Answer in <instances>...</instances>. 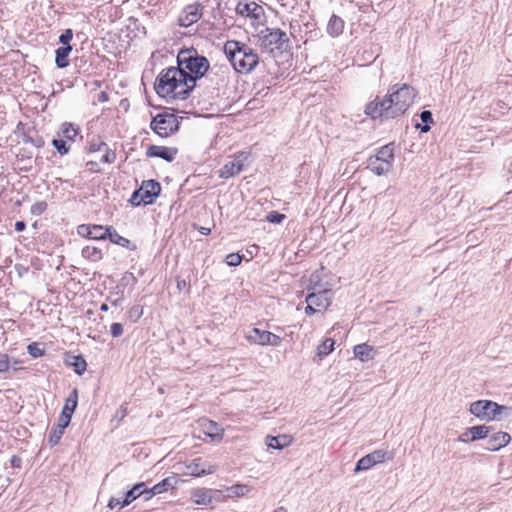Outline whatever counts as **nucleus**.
I'll return each mask as SVG.
<instances>
[{
	"instance_id": "obj_24",
	"label": "nucleus",
	"mask_w": 512,
	"mask_h": 512,
	"mask_svg": "<svg viewBox=\"0 0 512 512\" xmlns=\"http://www.w3.org/2000/svg\"><path fill=\"white\" fill-rule=\"evenodd\" d=\"M147 492L148 488L146 487V484L144 482L137 483L126 492L125 497L123 499V504L129 505L140 496H143L144 500H146Z\"/></svg>"
},
{
	"instance_id": "obj_57",
	"label": "nucleus",
	"mask_w": 512,
	"mask_h": 512,
	"mask_svg": "<svg viewBox=\"0 0 512 512\" xmlns=\"http://www.w3.org/2000/svg\"><path fill=\"white\" fill-rule=\"evenodd\" d=\"M130 280L133 281L134 283L136 282V278L134 277L133 274H129L128 276H124L122 278V282H127L128 283Z\"/></svg>"
},
{
	"instance_id": "obj_58",
	"label": "nucleus",
	"mask_w": 512,
	"mask_h": 512,
	"mask_svg": "<svg viewBox=\"0 0 512 512\" xmlns=\"http://www.w3.org/2000/svg\"><path fill=\"white\" fill-rule=\"evenodd\" d=\"M186 286V281L177 279V287L179 290H182Z\"/></svg>"
},
{
	"instance_id": "obj_56",
	"label": "nucleus",
	"mask_w": 512,
	"mask_h": 512,
	"mask_svg": "<svg viewBox=\"0 0 512 512\" xmlns=\"http://www.w3.org/2000/svg\"><path fill=\"white\" fill-rule=\"evenodd\" d=\"M314 307H316V306L312 305V303H307V306L305 308V313L307 315H312V314L316 313V309Z\"/></svg>"
},
{
	"instance_id": "obj_41",
	"label": "nucleus",
	"mask_w": 512,
	"mask_h": 512,
	"mask_svg": "<svg viewBox=\"0 0 512 512\" xmlns=\"http://www.w3.org/2000/svg\"><path fill=\"white\" fill-rule=\"evenodd\" d=\"M52 145L60 155H66L70 150V146L65 139H53Z\"/></svg>"
},
{
	"instance_id": "obj_61",
	"label": "nucleus",
	"mask_w": 512,
	"mask_h": 512,
	"mask_svg": "<svg viewBox=\"0 0 512 512\" xmlns=\"http://www.w3.org/2000/svg\"><path fill=\"white\" fill-rule=\"evenodd\" d=\"M108 309H109V307H108V305H107V304H105V303H103V304L101 305V307H100V310H101V311H105V312H106V311H108Z\"/></svg>"
},
{
	"instance_id": "obj_39",
	"label": "nucleus",
	"mask_w": 512,
	"mask_h": 512,
	"mask_svg": "<svg viewBox=\"0 0 512 512\" xmlns=\"http://www.w3.org/2000/svg\"><path fill=\"white\" fill-rule=\"evenodd\" d=\"M319 287H324V285L321 283V277L319 272H313L310 275L309 283L307 285L308 291H317Z\"/></svg>"
},
{
	"instance_id": "obj_20",
	"label": "nucleus",
	"mask_w": 512,
	"mask_h": 512,
	"mask_svg": "<svg viewBox=\"0 0 512 512\" xmlns=\"http://www.w3.org/2000/svg\"><path fill=\"white\" fill-rule=\"evenodd\" d=\"M178 479L176 476H168L153 487L148 488L146 501L150 500L154 495L161 494L176 487Z\"/></svg>"
},
{
	"instance_id": "obj_48",
	"label": "nucleus",
	"mask_w": 512,
	"mask_h": 512,
	"mask_svg": "<svg viewBox=\"0 0 512 512\" xmlns=\"http://www.w3.org/2000/svg\"><path fill=\"white\" fill-rule=\"evenodd\" d=\"M103 150L105 154L101 157V161L104 163H113L116 160V153L111 150L107 144L106 147H103Z\"/></svg>"
},
{
	"instance_id": "obj_4",
	"label": "nucleus",
	"mask_w": 512,
	"mask_h": 512,
	"mask_svg": "<svg viewBox=\"0 0 512 512\" xmlns=\"http://www.w3.org/2000/svg\"><path fill=\"white\" fill-rule=\"evenodd\" d=\"M469 411L475 417L482 421H500L508 418L512 414V408L499 405L491 400H478L470 404Z\"/></svg>"
},
{
	"instance_id": "obj_21",
	"label": "nucleus",
	"mask_w": 512,
	"mask_h": 512,
	"mask_svg": "<svg viewBox=\"0 0 512 512\" xmlns=\"http://www.w3.org/2000/svg\"><path fill=\"white\" fill-rule=\"evenodd\" d=\"M263 41L265 44L274 45L279 48L283 43L288 41V37L287 34L279 28H267L263 35Z\"/></svg>"
},
{
	"instance_id": "obj_8",
	"label": "nucleus",
	"mask_w": 512,
	"mask_h": 512,
	"mask_svg": "<svg viewBox=\"0 0 512 512\" xmlns=\"http://www.w3.org/2000/svg\"><path fill=\"white\" fill-rule=\"evenodd\" d=\"M245 339L254 345L260 346H279L282 338L270 331L261 330L257 327L251 328L245 335Z\"/></svg>"
},
{
	"instance_id": "obj_50",
	"label": "nucleus",
	"mask_w": 512,
	"mask_h": 512,
	"mask_svg": "<svg viewBox=\"0 0 512 512\" xmlns=\"http://www.w3.org/2000/svg\"><path fill=\"white\" fill-rule=\"evenodd\" d=\"M124 332V329H123V326L121 323H112L111 326H110V333L112 335V337L116 338V337H120Z\"/></svg>"
},
{
	"instance_id": "obj_22",
	"label": "nucleus",
	"mask_w": 512,
	"mask_h": 512,
	"mask_svg": "<svg viewBox=\"0 0 512 512\" xmlns=\"http://www.w3.org/2000/svg\"><path fill=\"white\" fill-rule=\"evenodd\" d=\"M241 60H242V62L239 65L238 72L239 73H249L252 70H254L255 67L258 65L259 56L254 51L253 48L249 47L246 55Z\"/></svg>"
},
{
	"instance_id": "obj_42",
	"label": "nucleus",
	"mask_w": 512,
	"mask_h": 512,
	"mask_svg": "<svg viewBox=\"0 0 512 512\" xmlns=\"http://www.w3.org/2000/svg\"><path fill=\"white\" fill-rule=\"evenodd\" d=\"M146 201H147V200L144 198V196H143V194L141 193V191L139 190V188H138V189H136V190L132 193V195H131V197H130V199H129V203H130L132 206H135V207L140 206L141 204H145V205H147V204H146Z\"/></svg>"
},
{
	"instance_id": "obj_13",
	"label": "nucleus",
	"mask_w": 512,
	"mask_h": 512,
	"mask_svg": "<svg viewBox=\"0 0 512 512\" xmlns=\"http://www.w3.org/2000/svg\"><path fill=\"white\" fill-rule=\"evenodd\" d=\"M333 292L331 289L319 287L317 291H310L306 297L307 303H312L320 309H326L331 304Z\"/></svg>"
},
{
	"instance_id": "obj_38",
	"label": "nucleus",
	"mask_w": 512,
	"mask_h": 512,
	"mask_svg": "<svg viewBox=\"0 0 512 512\" xmlns=\"http://www.w3.org/2000/svg\"><path fill=\"white\" fill-rule=\"evenodd\" d=\"M27 352L32 358H39L44 355L45 350L42 344L33 342L27 346Z\"/></svg>"
},
{
	"instance_id": "obj_5",
	"label": "nucleus",
	"mask_w": 512,
	"mask_h": 512,
	"mask_svg": "<svg viewBox=\"0 0 512 512\" xmlns=\"http://www.w3.org/2000/svg\"><path fill=\"white\" fill-rule=\"evenodd\" d=\"M393 160V144H387L382 146L375 155L368 158L367 168L378 176L385 175L392 168Z\"/></svg>"
},
{
	"instance_id": "obj_32",
	"label": "nucleus",
	"mask_w": 512,
	"mask_h": 512,
	"mask_svg": "<svg viewBox=\"0 0 512 512\" xmlns=\"http://www.w3.org/2000/svg\"><path fill=\"white\" fill-rule=\"evenodd\" d=\"M420 119H421L423 124L422 125L417 124L416 127L418 129H420L421 132L427 133L430 130V128H431L430 125L433 123L432 112L429 111V110H423L420 113Z\"/></svg>"
},
{
	"instance_id": "obj_49",
	"label": "nucleus",
	"mask_w": 512,
	"mask_h": 512,
	"mask_svg": "<svg viewBox=\"0 0 512 512\" xmlns=\"http://www.w3.org/2000/svg\"><path fill=\"white\" fill-rule=\"evenodd\" d=\"M10 368V358L8 354L0 353V373H5Z\"/></svg>"
},
{
	"instance_id": "obj_15",
	"label": "nucleus",
	"mask_w": 512,
	"mask_h": 512,
	"mask_svg": "<svg viewBox=\"0 0 512 512\" xmlns=\"http://www.w3.org/2000/svg\"><path fill=\"white\" fill-rule=\"evenodd\" d=\"M177 154H178L177 148L159 146V145H150L146 151V155L148 157L161 158L167 162L174 161Z\"/></svg>"
},
{
	"instance_id": "obj_6",
	"label": "nucleus",
	"mask_w": 512,
	"mask_h": 512,
	"mask_svg": "<svg viewBox=\"0 0 512 512\" xmlns=\"http://www.w3.org/2000/svg\"><path fill=\"white\" fill-rule=\"evenodd\" d=\"M150 129L158 136L167 138L179 130V121L173 113H158L152 118Z\"/></svg>"
},
{
	"instance_id": "obj_16",
	"label": "nucleus",
	"mask_w": 512,
	"mask_h": 512,
	"mask_svg": "<svg viewBox=\"0 0 512 512\" xmlns=\"http://www.w3.org/2000/svg\"><path fill=\"white\" fill-rule=\"evenodd\" d=\"M187 474L193 477H201L212 474L216 471V466L203 462L201 458L194 459L187 466Z\"/></svg>"
},
{
	"instance_id": "obj_34",
	"label": "nucleus",
	"mask_w": 512,
	"mask_h": 512,
	"mask_svg": "<svg viewBox=\"0 0 512 512\" xmlns=\"http://www.w3.org/2000/svg\"><path fill=\"white\" fill-rule=\"evenodd\" d=\"M69 365L73 367L75 373L78 375H82L86 371L87 363L82 355H77L72 357V361L69 362Z\"/></svg>"
},
{
	"instance_id": "obj_43",
	"label": "nucleus",
	"mask_w": 512,
	"mask_h": 512,
	"mask_svg": "<svg viewBox=\"0 0 512 512\" xmlns=\"http://www.w3.org/2000/svg\"><path fill=\"white\" fill-rule=\"evenodd\" d=\"M47 207L46 201H39L31 206L30 212L34 216H40L47 210Z\"/></svg>"
},
{
	"instance_id": "obj_31",
	"label": "nucleus",
	"mask_w": 512,
	"mask_h": 512,
	"mask_svg": "<svg viewBox=\"0 0 512 512\" xmlns=\"http://www.w3.org/2000/svg\"><path fill=\"white\" fill-rule=\"evenodd\" d=\"M82 256L90 261L97 262L102 259V252L95 246H85L82 249Z\"/></svg>"
},
{
	"instance_id": "obj_36",
	"label": "nucleus",
	"mask_w": 512,
	"mask_h": 512,
	"mask_svg": "<svg viewBox=\"0 0 512 512\" xmlns=\"http://www.w3.org/2000/svg\"><path fill=\"white\" fill-rule=\"evenodd\" d=\"M107 227L102 225H91V239L93 240H105L107 239L108 232Z\"/></svg>"
},
{
	"instance_id": "obj_52",
	"label": "nucleus",
	"mask_w": 512,
	"mask_h": 512,
	"mask_svg": "<svg viewBox=\"0 0 512 512\" xmlns=\"http://www.w3.org/2000/svg\"><path fill=\"white\" fill-rule=\"evenodd\" d=\"M125 506L126 505L123 504V500H120L119 498H114V497H112L108 503V507L112 510L115 508H118L120 510V509L124 508Z\"/></svg>"
},
{
	"instance_id": "obj_19",
	"label": "nucleus",
	"mask_w": 512,
	"mask_h": 512,
	"mask_svg": "<svg viewBox=\"0 0 512 512\" xmlns=\"http://www.w3.org/2000/svg\"><path fill=\"white\" fill-rule=\"evenodd\" d=\"M201 427L204 434L210 437L212 441L220 442L223 439L224 429L217 422L203 419L201 420Z\"/></svg>"
},
{
	"instance_id": "obj_35",
	"label": "nucleus",
	"mask_w": 512,
	"mask_h": 512,
	"mask_svg": "<svg viewBox=\"0 0 512 512\" xmlns=\"http://www.w3.org/2000/svg\"><path fill=\"white\" fill-rule=\"evenodd\" d=\"M334 340L331 338L325 339L318 347H317V355L320 358H323L330 354L334 350Z\"/></svg>"
},
{
	"instance_id": "obj_60",
	"label": "nucleus",
	"mask_w": 512,
	"mask_h": 512,
	"mask_svg": "<svg viewBox=\"0 0 512 512\" xmlns=\"http://www.w3.org/2000/svg\"><path fill=\"white\" fill-rule=\"evenodd\" d=\"M466 436L467 435H464V433H463L461 436H459L458 441H460V442H468V441H470V439H466Z\"/></svg>"
},
{
	"instance_id": "obj_14",
	"label": "nucleus",
	"mask_w": 512,
	"mask_h": 512,
	"mask_svg": "<svg viewBox=\"0 0 512 512\" xmlns=\"http://www.w3.org/2000/svg\"><path fill=\"white\" fill-rule=\"evenodd\" d=\"M78 403V390L74 388L69 396L67 397L65 404L62 408V412L59 416L58 422L61 423V426H69L72 415L77 407Z\"/></svg>"
},
{
	"instance_id": "obj_30",
	"label": "nucleus",
	"mask_w": 512,
	"mask_h": 512,
	"mask_svg": "<svg viewBox=\"0 0 512 512\" xmlns=\"http://www.w3.org/2000/svg\"><path fill=\"white\" fill-rule=\"evenodd\" d=\"M354 355L362 362L373 358V348L368 344H359L354 347Z\"/></svg>"
},
{
	"instance_id": "obj_1",
	"label": "nucleus",
	"mask_w": 512,
	"mask_h": 512,
	"mask_svg": "<svg viewBox=\"0 0 512 512\" xmlns=\"http://www.w3.org/2000/svg\"><path fill=\"white\" fill-rule=\"evenodd\" d=\"M415 90L408 84H395L383 98L376 97L365 106V114L373 120L395 119L413 104Z\"/></svg>"
},
{
	"instance_id": "obj_29",
	"label": "nucleus",
	"mask_w": 512,
	"mask_h": 512,
	"mask_svg": "<svg viewBox=\"0 0 512 512\" xmlns=\"http://www.w3.org/2000/svg\"><path fill=\"white\" fill-rule=\"evenodd\" d=\"M344 29V21L341 17L337 15H332L328 25H327V32L332 37H337L340 34H342Z\"/></svg>"
},
{
	"instance_id": "obj_51",
	"label": "nucleus",
	"mask_w": 512,
	"mask_h": 512,
	"mask_svg": "<svg viewBox=\"0 0 512 512\" xmlns=\"http://www.w3.org/2000/svg\"><path fill=\"white\" fill-rule=\"evenodd\" d=\"M77 232L80 236L87 237L91 239V225L82 224L77 228Z\"/></svg>"
},
{
	"instance_id": "obj_47",
	"label": "nucleus",
	"mask_w": 512,
	"mask_h": 512,
	"mask_svg": "<svg viewBox=\"0 0 512 512\" xmlns=\"http://www.w3.org/2000/svg\"><path fill=\"white\" fill-rule=\"evenodd\" d=\"M286 218L284 214H281L277 211H271L267 216L266 220L270 223L280 224Z\"/></svg>"
},
{
	"instance_id": "obj_46",
	"label": "nucleus",
	"mask_w": 512,
	"mask_h": 512,
	"mask_svg": "<svg viewBox=\"0 0 512 512\" xmlns=\"http://www.w3.org/2000/svg\"><path fill=\"white\" fill-rule=\"evenodd\" d=\"M73 38V30L68 28L64 30V32L59 36V43L62 44V46H71L70 42Z\"/></svg>"
},
{
	"instance_id": "obj_54",
	"label": "nucleus",
	"mask_w": 512,
	"mask_h": 512,
	"mask_svg": "<svg viewBox=\"0 0 512 512\" xmlns=\"http://www.w3.org/2000/svg\"><path fill=\"white\" fill-rule=\"evenodd\" d=\"M10 464L13 468H20L22 464V459L17 455H13L10 458Z\"/></svg>"
},
{
	"instance_id": "obj_23",
	"label": "nucleus",
	"mask_w": 512,
	"mask_h": 512,
	"mask_svg": "<svg viewBox=\"0 0 512 512\" xmlns=\"http://www.w3.org/2000/svg\"><path fill=\"white\" fill-rule=\"evenodd\" d=\"M219 493L220 491L218 490L198 488L193 491L192 498L197 505H208L211 503L212 498Z\"/></svg>"
},
{
	"instance_id": "obj_33",
	"label": "nucleus",
	"mask_w": 512,
	"mask_h": 512,
	"mask_svg": "<svg viewBox=\"0 0 512 512\" xmlns=\"http://www.w3.org/2000/svg\"><path fill=\"white\" fill-rule=\"evenodd\" d=\"M66 427L67 426H61V423L58 422V424L52 428L48 438V442L51 446H55L59 443Z\"/></svg>"
},
{
	"instance_id": "obj_63",
	"label": "nucleus",
	"mask_w": 512,
	"mask_h": 512,
	"mask_svg": "<svg viewBox=\"0 0 512 512\" xmlns=\"http://www.w3.org/2000/svg\"><path fill=\"white\" fill-rule=\"evenodd\" d=\"M273 512H287V510L284 507H279L275 509Z\"/></svg>"
},
{
	"instance_id": "obj_37",
	"label": "nucleus",
	"mask_w": 512,
	"mask_h": 512,
	"mask_svg": "<svg viewBox=\"0 0 512 512\" xmlns=\"http://www.w3.org/2000/svg\"><path fill=\"white\" fill-rule=\"evenodd\" d=\"M61 135L65 138L66 141H73L77 135V130L71 123H64L61 127Z\"/></svg>"
},
{
	"instance_id": "obj_25",
	"label": "nucleus",
	"mask_w": 512,
	"mask_h": 512,
	"mask_svg": "<svg viewBox=\"0 0 512 512\" xmlns=\"http://www.w3.org/2000/svg\"><path fill=\"white\" fill-rule=\"evenodd\" d=\"M292 441H293L292 436L286 435V434L277 435V436L268 435L266 437V445L269 448L277 449V450H282L283 448L288 447L292 443Z\"/></svg>"
},
{
	"instance_id": "obj_7",
	"label": "nucleus",
	"mask_w": 512,
	"mask_h": 512,
	"mask_svg": "<svg viewBox=\"0 0 512 512\" xmlns=\"http://www.w3.org/2000/svg\"><path fill=\"white\" fill-rule=\"evenodd\" d=\"M235 12L238 17L249 19L252 25H258L262 22L265 11L255 0H239Z\"/></svg>"
},
{
	"instance_id": "obj_12",
	"label": "nucleus",
	"mask_w": 512,
	"mask_h": 512,
	"mask_svg": "<svg viewBox=\"0 0 512 512\" xmlns=\"http://www.w3.org/2000/svg\"><path fill=\"white\" fill-rule=\"evenodd\" d=\"M203 15V6L199 3L187 5L178 18L181 27H189L196 23Z\"/></svg>"
},
{
	"instance_id": "obj_17",
	"label": "nucleus",
	"mask_w": 512,
	"mask_h": 512,
	"mask_svg": "<svg viewBox=\"0 0 512 512\" xmlns=\"http://www.w3.org/2000/svg\"><path fill=\"white\" fill-rule=\"evenodd\" d=\"M511 440V436L507 432H496L487 437L486 443L483 446L488 451H498L505 447Z\"/></svg>"
},
{
	"instance_id": "obj_11",
	"label": "nucleus",
	"mask_w": 512,
	"mask_h": 512,
	"mask_svg": "<svg viewBox=\"0 0 512 512\" xmlns=\"http://www.w3.org/2000/svg\"><path fill=\"white\" fill-rule=\"evenodd\" d=\"M392 455L384 450H375L358 460L354 471H366L376 464L383 463L386 459H391Z\"/></svg>"
},
{
	"instance_id": "obj_26",
	"label": "nucleus",
	"mask_w": 512,
	"mask_h": 512,
	"mask_svg": "<svg viewBox=\"0 0 512 512\" xmlns=\"http://www.w3.org/2000/svg\"><path fill=\"white\" fill-rule=\"evenodd\" d=\"M492 428L486 425H477L469 427L465 430L464 435H471L470 441H476L480 439H486Z\"/></svg>"
},
{
	"instance_id": "obj_3",
	"label": "nucleus",
	"mask_w": 512,
	"mask_h": 512,
	"mask_svg": "<svg viewBox=\"0 0 512 512\" xmlns=\"http://www.w3.org/2000/svg\"><path fill=\"white\" fill-rule=\"evenodd\" d=\"M177 66L185 73L188 83L194 89L197 80L208 71L210 64L205 56L195 49H183L177 55Z\"/></svg>"
},
{
	"instance_id": "obj_2",
	"label": "nucleus",
	"mask_w": 512,
	"mask_h": 512,
	"mask_svg": "<svg viewBox=\"0 0 512 512\" xmlns=\"http://www.w3.org/2000/svg\"><path fill=\"white\" fill-rule=\"evenodd\" d=\"M154 88L161 97L180 100L187 99L193 90L185 73L178 66L163 69L156 78Z\"/></svg>"
},
{
	"instance_id": "obj_55",
	"label": "nucleus",
	"mask_w": 512,
	"mask_h": 512,
	"mask_svg": "<svg viewBox=\"0 0 512 512\" xmlns=\"http://www.w3.org/2000/svg\"><path fill=\"white\" fill-rule=\"evenodd\" d=\"M25 228H26V224H25V222H24V221H17V222L15 223V230H16L17 232H22V231H24V230H25Z\"/></svg>"
},
{
	"instance_id": "obj_18",
	"label": "nucleus",
	"mask_w": 512,
	"mask_h": 512,
	"mask_svg": "<svg viewBox=\"0 0 512 512\" xmlns=\"http://www.w3.org/2000/svg\"><path fill=\"white\" fill-rule=\"evenodd\" d=\"M139 190L147 200L146 204H152L161 192V185L156 180H145L142 182Z\"/></svg>"
},
{
	"instance_id": "obj_45",
	"label": "nucleus",
	"mask_w": 512,
	"mask_h": 512,
	"mask_svg": "<svg viewBox=\"0 0 512 512\" xmlns=\"http://www.w3.org/2000/svg\"><path fill=\"white\" fill-rule=\"evenodd\" d=\"M242 261V255L239 253H230L226 256L225 262L228 266H238Z\"/></svg>"
},
{
	"instance_id": "obj_40",
	"label": "nucleus",
	"mask_w": 512,
	"mask_h": 512,
	"mask_svg": "<svg viewBox=\"0 0 512 512\" xmlns=\"http://www.w3.org/2000/svg\"><path fill=\"white\" fill-rule=\"evenodd\" d=\"M143 315V307L141 305H133L127 312V318L136 323Z\"/></svg>"
},
{
	"instance_id": "obj_64",
	"label": "nucleus",
	"mask_w": 512,
	"mask_h": 512,
	"mask_svg": "<svg viewBox=\"0 0 512 512\" xmlns=\"http://www.w3.org/2000/svg\"><path fill=\"white\" fill-rule=\"evenodd\" d=\"M112 304H113L114 306L119 305V304H120V299L115 300Z\"/></svg>"
},
{
	"instance_id": "obj_9",
	"label": "nucleus",
	"mask_w": 512,
	"mask_h": 512,
	"mask_svg": "<svg viewBox=\"0 0 512 512\" xmlns=\"http://www.w3.org/2000/svg\"><path fill=\"white\" fill-rule=\"evenodd\" d=\"M249 47L247 44L236 40H228L224 45V53L237 72L242 62L241 59L246 55Z\"/></svg>"
},
{
	"instance_id": "obj_28",
	"label": "nucleus",
	"mask_w": 512,
	"mask_h": 512,
	"mask_svg": "<svg viewBox=\"0 0 512 512\" xmlns=\"http://www.w3.org/2000/svg\"><path fill=\"white\" fill-rule=\"evenodd\" d=\"M72 46H61L55 51V64L58 68H66L69 66V55Z\"/></svg>"
},
{
	"instance_id": "obj_62",
	"label": "nucleus",
	"mask_w": 512,
	"mask_h": 512,
	"mask_svg": "<svg viewBox=\"0 0 512 512\" xmlns=\"http://www.w3.org/2000/svg\"><path fill=\"white\" fill-rule=\"evenodd\" d=\"M201 233L204 234V235H208L210 233V229L209 228H202Z\"/></svg>"
},
{
	"instance_id": "obj_59",
	"label": "nucleus",
	"mask_w": 512,
	"mask_h": 512,
	"mask_svg": "<svg viewBox=\"0 0 512 512\" xmlns=\"http://www.w3.org/2000/svg\"><path fill=\"white\" fill-rule=\"evenodd\" d=\"M32 143L36 146V147H42L44 142L41 138L37 139V140H32Z\"/></svg>"
},
{
	"instance_id": "obj_53",
	"label": "nucleus",
	"mask_w": 512,
	"mask_h": 512,
	"mask_svg": "<svg viewBox=\"0 0 512 512\" xmlns=\"http://www.w3.org/2000/svg\"><path fill=\"white\" fill-rule=\"evenodd\" d=\"M103 147H106V143L105 142L91 143L90 146H89V150L91 152L102 151Z\"/></svg>"
},
{
	"instance_id": "obj_10",
	"label": "nucleus",
	"mask_w": 512,
	"mask_h": 512,
	"mask_svg": "<svg viewBox=\"0 0 512 512\" xmlns=\"http://www.w3.org/2000/svg\"><path fill=\"white\" fill-rule=\"evenodd\" d=\"M248 158L249 153L247 152H240L234 155L233 158L220 169V177L227 179L239 174L244 169Z\"/></svg>"
},
{
	"instance_id": "obj_44",
	"label": "nucleus",
	"mask_w": 512,
	"mask_h": 512,
	"mask_svg": "<svg viewBox=\"0 0 512 512\" xmlns=\"http://www.w3.org/2000/svg\"><path fill=\"white\" fill-rule=\"evenodd\" d=\"M227 490L229 496H243L248 491V487L246 485L237 484L229 487Z\"/></svg>"
},
{
	"instance_id": "obj_27",
	"label": "nucleus",
	"mask_w": 512,
	"mask_h": 512,
	"mask_svg": "<svg viewBox=\"0 0 512 512\" xmlns=\"http://www.w3.org/2000/svg\"><path fill=\"white\" fill-rule=\"evenodd\" d=\"M106 231L108 232L107 238L114 243L121 247L128 248L130 250H135L136 246H131V241L123 236H121L116 230H114L111 226L106 228Z\"/></svg>"
}]
</instances>
